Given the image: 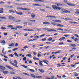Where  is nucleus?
I'll return each instance as SVG.
<instances>
[{"mask_svg": "<svg viewBox=\"0 0 79 79\" xmlns=\"http://www.w3.org/2000/svg\"><path fill=\"white\" fill-rule=\"evenodd\" d=\"M1 66H2V65L0 64V70L1 71H3L6 69V68H5V67Z\"/></svg>", "mask_w": 79, "mask_h": 79, "instance_id": "3", "label": "nucleus"}, {"mask_svg": "<svg viewBox=\"0 0 79 79\" xmlns=\"http://www.w3.org/2000/svg\"><path fill=\"white\" fill-rule=\"evenodd\" d=\"M9 19H13L15 18V17H12V16H10L9 17Z\"/></svg>", "mask_w": 79, "mask_h": 79, "instance_id": "33", "label": "nucleus"}, {"mask_svg": "<svg viewBox=\"0 0 79 79\" xmlns=\"http://www.w3.org/2000/svg\"><path fill=\"white\" fill-rule=\"evenodd\" d=\"M52 78H48L47 79H53L55 78V77L54 76H52Z\"/></svg>", "mask_w": 79, "mask_h": 79, "instance_id": "47", "label": "nucleus"}, {"mask_svg": "<svg viewBox=\"0 0 79 79\" xmlns=\"http://www.w3.org/2000/svg\"><path fill=\"white\" fill-rule=\"evenodd\" d=\"M31 16L32 18H34L35 17V14H34V13H32L31 15Z\"/></svg>", "mask_w": 79, "mask_h": 79, "instance_id": "15", "label": "nucleus"}, {"mask_svg": "<svg viewBox=\"0 0 79 79\" xmlns=\"http://www.w3.org/2000/svg\"><path fill=\"white\" fill-rule=\"evenodd\" d=\"M0 42L1 44H6V42H5V41L4 40L0 41Z\"/></svg>", "mask_w": 79, "mask_h": 79, "instance_id": "16", "label": "nucleus"}, {"mask_svg": "<svg viewBox=\"0 0 79 79\" xmlns=\"http://www.w3.org/2000/svg\"><path fill=\"white\" fill-rule=\"evenodd\" d=\"M42 61H40L39 62L40 65L41 66H43V64L42 63Z\"/></svg>", "mask_w": 79, "mask_h": 79, "instance_id": "26", "label": "nucleus"}, {"mask_svg": "<svg viewBox=\"0 0 79 79\" xmlns=\"http://www.w3.org/2000/svg\"><path fill=\"white\" fill-rule=\"evenodd\" d=\"M66 38L65 37H63L62 38H61L59 39V40L60 41H62V40H64Z\"/></svg>", "mask_w": 79, "mask_h": 79, "instance_id": "12", "label": "nucleus"}, {"mask_svg": "<svg viewBox=\"0 0 79 79\" xmlns=\"http://www.w3.org/2000/svg\"><path fill=\"white\" fill-rule=\"evenodd\" d=\"M75 55L74 54H73L72 55H71V56H70V58H73V57H74V56Z\"/></svg>", "mask_w": 79, "mask_h": 79, "instance_id": "59", "label": "nucleus"}, {"mask_svg": "<svg viewBox=\"0 0 79 79\" xmlns=\"http://www.w3.org/2000/svg\"><path fill=\"white\" fill-rule=\"evenodd\" d=\"M48 40L49 41H52V38H49Z\"/></svg>", "mask_w": 79, "mask_h": 79, "instance_id": "45", "label": "nucleus"}, {"mask_svg": "<svg viewBox=\"0 0 79 79\" xmlns=\"http://www.w3.org/2000/svg\"><path fill=\"white\" fill-rule=\"evenodd\" d=\"M62 5L61 4L58 3L57 4V6H62Z\"/></svg>", "mask_w": 79, "mask_h": 79, "instance_id": "40", "label": "nucleus"}, {"mask_svg": "<svg viewBox=\"0 0 79 79\" xmlns=\"http://www.w3.org/2000/svg\"><path fill=\"white\" fill-rule=\"evenodd\" d=\"M40 11H44V12H45L46 11V10H45L44 9H40Z\"/></svg>", "mask_w": 79, "mask_h": 79, "instance_id": "35", "label": "nucleus"}, {"mask_svg": "<svg viewBox=\"0 0 79 79\" xmlns=\"http://www.w3.org/2000/svg\"><path fill=\"white\" fill-rule=\"evenodd\" d=\"M47 18H53L54 19H56V17L55 16H53L52 15H48L47 16H46Z\"/></svg>", "mask_w": 79, "mask_h": 79, "instance_id": "5", "label": "nucleus"}, {"mask_svg": "<svg viewBox=\"0 0 79 79\" xmlns=\"http://www.w3.org/2000/svg\"><path fill=\"white\" fill-rule=\"evenodd\" d=\"M11 29L13 30H17V28H11Z\"/></svg>", "mask_w": 79, "mask_h": 79, "instance_id": "52", "label": "nucleus"}, {"mask_svg": "<svg viewBox=\"0 0 79 79\" xmlns=\"http://www.w3.org/2000/svg\"><path fill=\"white\" fill-rule=\"evenodd\" d=\"M26 57H24L23 59V61H26Z\"/></svg>", "mask_w": 79, "mask_h": 79, "instance_id": "57", "label": "nucleus"}, {"mask_svg": "<svg viewBox=\"0 0 79 79\" xmlns=\"http://www.w3.org/2000/svg\"><path fill=\"white\" fill-rule=\"evenodd\" d=\"M34 2H42L44 3V1L42 0H35Z\"/></svg>", "mask_w": 79, "mask_h": 79, "instance_id": "6", "label": "nucleus"}, {"mask_svg": "<svg viewBox=\"0 0 79 79\" xmlns=\"http://www.w3.org/2000/svg\"><path fill=\"white\" fill-rule=\"evenodd\" d=\"M3 73L4 74H8V73H9V72L7 71H3Z\"/></svg>", "mask_w": 79, "mask_h": 79, "instance_id": "13", "label": "nucleus"}, {"mask_svg": "<svg viewBox=\"0 0 79 79\" xmlns=\"http://www.w3.org/2000/svg\"><path fill=\"white\" fill-rule=\"evenodd\" d=\"M43 61V62H44V63H46V64H48V61L47 60H44Z\"/></svg>", "mask_w": 79, "mask_h": 79, "instance_id": "7", "label": "nucleus"}, {"mask_svg": "<svg viewBox=\"0 0 79 79\" xmlns=\"http://www.w3.org/2000/svg\"><path fill=\"white\" fill-rule=\"evenodd\" d=\"M52 21L53 22H57V23H58V22H60L61 23V21H60V20H52Z\"/></svg>", "mask_w": 79, "mask_h": 79, "instance_id": "17", "label": "nucleus"}, {"mask_svg": "<svg viewBox=\"0 0 79 79\" xmlns=\"http://www.w3.org/2000/svg\"><path fill=\"white\" fill-rule=\"evenodd\" d=\"M39 71L42 73H44V70L42 69H39Z\"/></svg>", "mask_w": 79, "mask_h": 79, "instance_id": "29", "label": "nucleus"}, {"mask_svg": "<svg viewBox=\"0 0 79 79\" xmlns=\"http://www.w3.org/2000/svg\"><path fill=\"white\" fill-rule=\"evenodd\" d=\"M9 56H10V57H13V54H10L9 55Z\"/></svg>", "mask_w": 79, "mask_h": 79, "instance_id": "58", "label": "nucleus"}, {"mask_svg": "<svg viewBox=\"0 0 79 79\" xmlns=\"http://www.w3.org/2000/svg\"><path fill=\"white\" fill-rule=\"evenodd\" d=\"M17 10H25L26 11H28L30 10V9H29L22 8L21 7H17Z\"/></svg>", "mask_w": 79, "mask_h": 79, "instance_id": "1", "label": "nucleus"}, {"mask_svg": "<svg viewBox=\"0 0 79 79\" xmlns=\"http://www.w3.org/2000/svg\"><path fill=\"white\" fill-rule=\"evenodd\" d=\"M47 40V39L46 38H44L42 39V41H45V40Z\"/></svg>", "mask_w": 79, "mask_h": 79, "instance_id": "56", "label": "nucleus"}, {"mask_svg": "<svg viewBox=\"0 0 79 79\" xmlns=\"http://www.w3.org/2000/svg\"><path fill=\"white\" fill-rule=\"evenodd\" d=\"M74 40L75 42H78L79 41V40L77 38H75Z\"/></svg>", "mask_w": 79, "mask_h": 79, "instance_id": "32", "label": "nucleus"}, {"mask_svg": "<svg viewBox=\"0 0 79 79\" xmlns=\"http://www.w3.org/2000/svg\"><path fill=\"white\" fill-rule=\"evenodd\" d=\"M6 68H9V69H13V68L10 66L6 65Z\"/></svg>", "mask_w": 79, "mask_h": 79, "instance_id": "9", "label": "nucleus"}, {"mask_svg": "<svg viewBox=\"0 0 79 79\" xmlns=\"http://www.w3.org/2000/svg\"><path fill=\"white\" fill-rule=\"evenodd\" d=\"M50 31H53V32H56V30L54 29L48 30L47 31V32H50Z\"/></svg>", "mask_w": 79, "mask_h": 79, "instance_id": "11", "label": "nucleus"}, {"mask_svg": "<svg viewBox=\"0 0 79 79\" xmlns=\"http://www.w3.org/2000/svg\"><path fill=\"white\" fill-rule=\"evenodd\" d=\"M33 6H41V5H40L38 4H34Z\"/></svg>", "mask_w": 79, "mask_h": 79, "instance_id": "41", "label": "nucleus"}, {"mask_svg": "<svg viewBox=\"0 0 79 79\" xmlns=\"http://www.w3.org/2000/svg\"><path fill=\"white\" fill-rule=\"evenodd\" d=\"M50 23L48 22H43V24H50Z\"/></svg>", "mask_w": 79, "mask_h": 79, "instance_id": "25", "label": "nucleus"}, {"mask_svg": "<svg viewBox=\"0 0 79 79\" xmlns=\"http://www.w3.org/2000/svg\"><path fill=\"white\" fill-rule=\"evenodd\" d=\"M75 14H79V11H77L75 12Z\"/></svg>", "mask_w": 79, "mask_h": 79, "instance_id": "64", "label": "nucleus"}, {"mask_svg": "<svg viewBox=\"0 0 79 79\" xmlns=\"http://www.w3.org/2000/svg\"><path fill=\"white\" fill-rule=\"evenodd\" d=\"M20 21H21V20H17L15 22H16V23H19V22H20Z\"/></svg>", "mask_w": 79, "mask_h": 79, "instance_id": "42", "label": "nucleus"}, {"mask_svg": "<svg viewBox=\"0 0 79 79\" xmlns=\"http://www.w3.org/2000/svg\"><path fill=\"white\" fill-rule=\"evenodd\" d=\"M15 5H19H19H22V4H18L17 3H15Z\"/></svg>", "mask_w": 79, "mask_h": 79, "instance_id": "54", "label": "nucleus"}, {"mask_svg": "<svg viewBox=\"0 0 79 79\" xmlns=\"http://www.w3.org/2000/svg\"><path fill=\"white\" fill-rule=\"evenodd\" d=\"M9 11L10 13H15V11H13V10H10Z\"/></svg>", "mask_w": 79, "mask_h": 79, "instance_id": "28", "label": "nucleus"}, {"mask_svg": "<svg viewBox=\"0 0 79 79\" xmlns=\"http://www.w3.org/2000/svg\"><path fill=\"white\" fill-rule=\"evenodd\" d=\"M24 49H26V48H29L28 47H27V46H25L23 47Z\"/></svg>", "mask_w": 79, "mask_h": 79, "instance_id": "49", "label": "nucleus"}, {"mask_svg": "<svg viewBox=\"0 0 79 79\" xmlns=\"http://www.w3.org/2000/svg\"><path fill=\"white\" fill-rule=\"evenodd\" d=\"M57 30H58L59 31H63V29H61V28H58L57 29Z\"/></svg>", "mask_w": 79, "mask_h": 79, "instance_id": "55", "label": "nucleus"}, {"mask_svg": "<svg viewBox=\"0 0 79 79\" xmlns=\"http://www.w3.org/2000/svg\"><path fill=\"white\" fill-rule=\"evenodd\" d=\"M16 14H17V15H23V13L22 12H16Z\"/></svg>", "mask_w": 79, "mask_h": 79, "instance_id": "22", "label": "nucleus"}, {"mask_svg": "<svg viewBox=\"0 0 79 79\" xmlns=\"http://www.w3.org/2000/svg\"><path fill=\"white\" fill-rule=\"evenodd\" d=\"M30 70L31 71V72H35V70L34 69H30Z\"/></svg>", "mask_w": 79, "mask_h": 79, "instance_id": "61", "label": "nucleus"}, {"mask_svg": "<svg viewBox=\"0 0 79 79\" xmlns=\"http://www.w3.org/2000/svg\"><path fill=\"white\" fill-rule=\"evenodd\" d=\"M23 67H24L25 68H27V66H26L24 65H22Z\"/></svg>", "mask_w": 79, "mask_h": 79, "instance_id": "53", "label": "nucleus"}, {"mask_svg": "<svg viewBox=\"0 0 79 79\" xmlns=\"http://www.w3.org/2000/svg\"><path fill=\"white\" fill-rule=\"evenodd\" d=\"M65 20H66V21H67V20H68V21H72L73 19L69 18H66L65 19Z\"/></svg>", "mask_w": 79, "mask_h": 79, "instance_id": "20", "label": "nucleus"}, {"mask_svg": "<svg viewBox=\"0 0 79 79\" xmlns=\"http://www.w3.org/2000/svg\"><path fill=\"white\" fill-rule=\"evenodd\" d=\"M51 24L53 25H54V26H57V24L55 22H52Z\"/></svg>", "mask_w": 79, "mask_h": 79, "instance_id": "27", "label": "nucleus"}, {"mask_svg": "<svg viewBox=\"0 0 79 79\" xmlns=\"http://www.w3.org/2000/svg\"><path fill=\"white\" fill-rule=\"evenodd\" d=\"M72 50H70L69 52H73V50H76V48L73 47L72 48Z\"/></svg>", "mask_w": 79, "mask_h": 79, "instance_id": "18", "label": "nucleus"}, {"mask_svg": "<svg viewBox=\"0 0 79 79\" xmlns=\"http://www.w3.org/2000/svg\"><path fill=\"white\" fill-rule=\"evenodd\" d=\"M14 63H15L16 64V65H17V64H18V62L16 60H15L14 61Z\"/></svg>", "mask_w": 79, "mask_h": 79, "instance_id": "44", "label": "nucleus"}, {"mask_svg": "<svg viewBox=\"0 0 79 79\" xmlns=\"http://www.w3.org/2000/svg\"><path fill=\"white\" fill-rule=\"evenodd\" d=\"M52 7L53 9L54 10H58V7H57L56 6V5H54L52 6Z\"/></svg>", "mask_w": 79, "mask_h": 79, "instance_id": "2", "label": "nucleus"}, {"mask_svg": "<svg viewBox=\"0 0 79 79\" xmlns=\"http://www.w3.org/2000/svg\"><path fill=\"white\" fill-rule=\"evenodd\" d=\"M74 36L77 37V38H79V35H77L76 34H75L74 35Z\"/></svg>", "mask_w": 79, "mask_h": 79, "instance_id": "60", "label": "nucleus"}, {"mask_svg": "<svg viewBox=\"0 0 79 79\" xmlns=\"http://www.w3.org/2000/svg\"><path fill=\"white\" fill-rule=\"evenodd\" d=\"M64 12L65 13H70V11H68L67 10H66L64 11Z\"/></svg>", "mask_w": 79, "mask_h": 79, "instance_id": "39", "label": "nucleus"}, {"mask_svg": "<svg viewBox=\"0 0 79 79\" xmlns=\"http://www.w3.org/2000/svg\"><path fill=\"white\" fill-rule=\"evenodd\" d=\"M10 64H11L12 65H13V66H15V67H16V68H18V66L16 65V64H15L14 63H12V61H11V60H10Z\"/></svg>", "mask_w": 79, "mask_h": 79, "instance_id": "4", "label": "nucleus"}, {"mask_svg": "<svg viewBox=\"0 0 79 79\" xmlns=\"http://www.w3.org/2000/svg\"><path fill=\"white\" fill-rule=\"evenodd\" d=\"M9 47H13L14 46V43H11V44H9Z\"/></svg>", "mask_w": 79, "mask_h": 79, "instance_id": "31", "label": "nucleus"}, {"mask_svg": "<svg viewBox=\"0 0 79 79\" xmlns=\"http://www.w3.org/2000/svg\"><path fill=\"white\" fill-rule=\"evenodd\" d=\"M63 44H64V43L63 42H60L59 43V45H63Z\"/></svg>", "mask_w": 79, "mask_h": 79, "instance_id": "46", "label": "nucleus"}, {"mask_svg": "<svg viewBox=\"0 0 79 79\" xmlns=\"http://www.w3.org/2000/svg\"><path fill=\"white\" fill-rule=\"evenodd\" d=\"M44 35H45V34H43V35H41L40 36V37H42L43 36H44Z\"/></svg>", "mask_w": 79, "mask_h": 79, "instance_id": "62", "label": "nucleus"}, {"mask_svg": "<svg viewBox=\"0 0 79 79\" xmlns=\"http://www.w3.org/2000/svg\"><path fill=\"white\" fill-rule=\"evenodd\" d=\"M36 78H42L41 76H36Z\"/></svg>", "mask_w": 79, "mask_h": 79, "instance_id": "51", "label": "nucleus"}, {"mask_svg": "<svg viewBox=\"0 0 79 79\" xmlns=\"http://www.w3.org/2000/svg\"><path fill=\"white\" fill-rule=\"evenodd\" d=\"M57 26H60V27H64V26L63 25H61L60 24L57 25Z\"/></svg>", "mask_w": 79, "mask_h": 79, "instance_id": "37", "label": "nucleus"}, {"mask_svg": "<svg viewBox=\"0 0 79 79\" xmlns=\"http://www.w3.org/2000/svg\"><path fill=\"white\" fill-rule=\"evenodd\" d=\"M61 64H56V65H59L57 66V67H60V66H65V65H60Z\"/></svg>", "mask_w": 79, "mask_h": 79, "instance_id": "10", "label": "nucleus"}, {"mask_svg": "<svg viewBox=\"0 0 79 79\" xmlns=\"http://www.w3.org/2000/svg\"><path fill=\"white\" fill-rule=\"evenodd\" d=\"M18 48H15L13 49L12 50V51L13 52H15V51H16V50H18Z\"/></svg>", "mask_w": 79, "mask_h": 79, "instance_id": "43", "label": "nucleus"}, {"mask_svg": "<svg viewBox=\"0 0 79 79\" xmlns=\"http://www.w3.org/2000/svg\"><path fill=\"white\" fill-rule=\"evenodd\" d=\"M0 13H1V14H3V8H1L0 9Z\"/></svg>", "mask_w": 79, "mask_h": 79, "instance_id": "14", "label": "nucleus"}, {"mask_svg": "<svg viewBox=\"0 0 79 79\" xmlns=\"http://www.w3.org/2000/svg\"><path fill=\"white\" fill-rule=\"evenodd\" d=\"M40 37V36H38V35H36L34 37L35 39H39Z\"/></svg>", "mask_w": 79, "mask_h": 79, "instance_id": "38", "label": "nucleus"}, {"mask_svg": "<svg viewBox=\"0 0 79 79\" xmlns=\"http://www.w3.org/2000/svg\"><path fill=\"white\" fill-rule=\"evenodd\" d=\"M1 29H2V30H5V29H6V27H3L2 26L1 28Z\"/></svg>", "mask_w": 79, "mask_h": 79, "instance_id": "36", "label": "nucleus"}, {"mask_svg": "<svg viewBox=\"0 0 79 79\" xmlns=\"http://www.w3.org/2000/svg\"><path fill=\"white\" fill-rule=\"evenodd\" d=\"M78 75H79V73H76L75 74V76L76 77L77 76H78Z\"/></svg>", "mask_w": 79, "mask_h": 79, "instance_id": "63", "label": "nucleus"}, {"mask_svg": "<svg viewBox=\"0 0 79 79\" xmlns=\"http://www.w3.org/2000/svg\"><path fill=\"white\" fill-rule=\"evenodd\" d=\"M8 27H11V28H13V27L12 25H8L7 26Z\"/></svg>", "mask_w": 79, "mask_h": 79, "instance_id": "48", "label": "nucleus"}, {"mask_svg": "<svg viewBox=\"0 0 79 79\" xmlns=\"http://www.w3.org/2000/svg\"><path fill=\"white\" fill-rule=\"evenodd\" d=\"M4 50H5V48H3L2 49V53L3 54V55H6V52H4Z\"/></svg>", "mask_w": 79, "mask_h": 79, "instance_id": "23", "label": "nucleus"}, {"mask_svg": "<svg viewBox=\"0 0 79 79\" xmlns=\"http://www.w3.org/2000/svg\"><path fill=\"white\" fill-rule=\"evenodd\" d=\"M31 77H32L33 78H36V76H35V75L34 74H31Z\"/></svg>", "mask_w": 79, "mask_h": 79, "instance_id": "24", "label": "nucleus"}, {"mask_svg": "<svg viewBox=\"0 0 79 79\" xmlns=\"http://www.w3.org/2000/svg\"><path fill=\"white\" fill-rule=\"evenodd\" d=\"M69 46L70 47H76V45L75 44H70Z\"/></svg>", "mask_w": 79, "mask_h": 79, "instance_id": "8", "label": "nucleus"}, {"mask_svg": "<svg viewBox=\"0 0 79 79\" xmlns=\"http://www.w3.org/2000/svg\"><path fill=\"white\" fill-rule=\"evenodd\" d=\"M15 27L17 28V29H20L21 28H23V27L21 26H16Z\"/></svg>", "mask_w": 79, "mask_h": 79, "instance_id": "21", "label": "nucleus"}, {"mask_svg": "<svg viewBox=\"0 0 79 79\" xmlns=\"http://www.w3.org/2000/svg\"><path fill=\"white\" fill-rule=\"evenodd\" d=\"M67 4L68 5H69V6H75V4H74L67 3Z\"/></svg>", "mask_w": 79, "mask_h": 79, "instance_id": "19", "label": "nucleus"}, {"mask_svg": "<svg viewBox=\"0 0 79 79\" xmlns=\"http://www.w3.org/2000/svg\"><path fill=\"white\" fill-rule=\"evenodd\" d=\"M10 74L13 75V74H15V73L13 71H10Z\"/></svg>", "mask_w": 79, "mask_h": 79, "instance_id": "30", "label": "nucleus"}, {"mask_svg": "<svg viewBox=\"0 0 79 79\" xmlns=\"http://www.w3.org/2000/svg\"><path fill=\"white\" fill-rule=\"evenodd\" d=\"M14 55H15V56H17V57H19V55H18V54H17V53L16 52H15L14 53Z\"/></svg>", "mask_w": 79, "mask_h": 79, "instance_id": "34", "label": "nucleus"}, {"mask_svg": "<svg viewBox=\"0 0 79 79\" xmlns=\"http://www.w3.org/2000/svg\"><path fill=\"white\" fill-rule=\"evenodd\" d=\"M26 56H28V57H31L32 56V55H31V54H29L27 55Z\"/></svg>", "mask_w": 79, "mask_h": 79, "instance_id": "50", "label": "nucleus"}]
</instances>
